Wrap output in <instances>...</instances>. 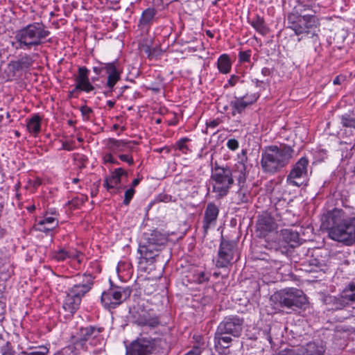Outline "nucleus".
Here are the masks:
<instances>
[{
  "label": "nucleus",
  "instance_id": "nucleus-48",
  "mask_svg": "<svg viewBox=\"0 0 355 355\" xmlns=\"http://www.w3.org/2000/svg\"><path fill=\"white\" fill-rule=\"evenodd\" d=\"M265 246L266 248H268L270 250H275V251H277L279 248L278 243H277L275 242L267 243Z\"/></svg>",
  "mask_w": 355,
  "mask_h": 355
},
{
  "label": "nucleus",
  "instance_id": "nucleus-23",
  "mask_svg": "<svg viewBox=\"0 0 355 355\" xmlns=\"http://www.w3.org/2000/svg\"><path fill=\"white\" fill-rule=\"evenodd\" d=\"M231 335L223 332L219 334V329L217 328L216 332L214 336V345L216 348L227 349L230 347V345L232 340Z\"/></svg>",
  "mask_w": 355,
  "mask_h": 355
},
{
  "label": "nucleus",
  "instance_id": "nucleus-58",
  "mask_svg": "<svg viewBox=\"0 0 355 355\" xmlns=\"http://www.w3.org/2000/svg\"><path fill=\"white\" fill-rule=\"evenodd\" d=\"M242 196L241 198V201L242 202H245L248 201V198L247 196L245 195V193H239V196Z\"/></svg>",
  "mask_w": 355,
  "mask_h": 355
},
{
  "label": "nucleus",
  "instance_id": "nucleus-56",
  "mask_svg": "<svg viewBox=\"0 0 355 355\" xmlns=\"http://www.w3.org/2000/svg\"><path fill=\"white\" fill-rule=\"evenodd\" d=\"M208 279L207 277H205V275L204 274V272H200L199 274V276H198V281L199 283H203L205 282V281H207Z\"/></svg>",
  "mask_w": 355,
  "mask_h": 355
},
{
  "label": "nucleus",
  "instance_id": "nucleus-16",
  "mask_svg": "<svg viewBox=\"0 0 355 355\" xmlns=\"http://www.w3.org/2000/svg\"><path fill=\"white\" fill-rule=\"evenodd\" d=\"M277 227L275 220L268 214L259 216L257 222V232L260 236H265Z\"/></svg>",
  "mask_w": 355,
  "mask_h": 355
},
{
  "label": "nucleus",
  "instance_id": "nucleus-40",
  "mask_svg": "<svg viewBox=\"0 0 355 355\" xmlns=\"http://www.w3.org/2000/svg\"><path fill=\"white\" fill-rule=\"evenodd\" d=\"M80 110L81 112V114L85 120H89L90 119V114L92 113V110L89 107H87V105L81 106L80 108Z\"/></svg>",
  "mask_w": 355,
  "mask_h": 355
},
{
  "label": "nucleus",
  "instance_id": "nucleus-63",
  "mask_svg": "<svg viewBox=\"0 0 355 355\" xmlns=\"http://www.w3.org/2000/svg\"><path fill=\"white\" fill-rule=\"evenodd\" d=\"M318 261L316 260V259H314V260H312L311 262V266H314L315 267H318Z\"/></svg>",
  "mask_w": 355,
  "mask_h": 355
},
{
  "label": "nucleus",
  "instance_id": "nucleus-22",
  "mask_svg": "<svg viewBox=\"0 0 355 355\" xmlns=\"http://www.w3.org/2000/svg\"><path fill=\"white\" fill-rule=\"evenodd\" d=\"M102 331L103 328L94 326L81 328L78 334V339L80 342H85L89 339L96 338Z\"/></svg>",
  "mask_w": 355,
  "mask_h": 355
},
{
  "label": "nucleus",
  "instance_id": "nucleus-21",
  "mask_svg": "<svg viewBox=\"0 0 355 355\" xmlns=\"http://www.w3.org/2000/svg\"><path fill=\"white\" fill-rule=\"evenodd\" d=\"M135 324L140 327L148 326L150 328H155L159 324V318L155 315H150L148 313H144L140 315L136 320Z\"/></svg>",
  "mask_w": 355,
  "mask_h": 355
},
{
  "label": "nucleus",
  "instance_id": "nucleus-44",
  "mask_svg": "<svg viewBox=\"0 0 355 355\" xmlns=\"http://www.w3.org/2000/svg\"><path fill=\"white\" fill-rule=\"evenodd\" d=\"M239 58L241 62H248L250 58V52L241 51L239 54Z\"/></svg>",
  "mask_w": 355,
  "mask_h": 355
},
{
  "label": "nucleus",
  "instance_id": "nucleus-61",
  "mask_svg": "<svg viewBox=\"0 0 355 355\" xmlns=\"http://www.w3.org/2000/svg\"><path fill=\"white\" fill-rule=\"evenodd\" d=\"M80 203L83 204L86 200H87V197L85 196H82L80 198H79Z\"/></svg>",
  "mask_w": 355,
  "mask_h": 355
},
{
  "label": "nucleus",
  "instance_id": "nucleus-17",
  "mask_svg": "<svg viewBox=\"0 0 355 355\" xmlns=\"http://www.w3.org/2000/svg\"><path fill=\"white\" fill-rule=\"evenodd\" d=\"M104 68L107 75L106 86L112 89L120 80L121 71L115 62L105 63Z\"/></svg>",
  "mask_w": 355,
  "mask_h": 355
},
{
  "label": "nucleus",
  "instance_id": "nucleus-62",
  "mask_svg": "<svg viewBox=\"0 0 355 355\" xmlns=\"http://www.w3.org/2000/svg\"><path fill=\"white\" fill-rule=\"evenodd\" d=\"M115 104V102L114 101H107V105L110 107H113L114 105Z\"/></svg>",
  "mask_w": 355,
  "mask_h": 355
},
{
  "label": "nucleus",
  "instance_id": "nucleus-41",
  "mask_svg": "<svg viewBox=\"0 0 355 355\" xmlns=\"http://www.w3.org/2000/svg\"><path fill=\"white\" fill-rule=\"evenodd\" d=\"M135 191L133 188L128 189V190L125 191V198L123 200L124 205H128L130 203L131 199L132 198L135 194Z\"/></svg>",
  "mask_w": 355,
  "mask_h": 355
},
{
  "label": "nucleus",
  "instance_id": "nucleus-19",
  "mask_svg": "<svg viewBox=\"0 0 355 355\" xmlns=\"http://www.w3.org/2000/svg\"><path fill=\"white\" fill-rule=\"evenodd\" d=\"M123 175L127 176L128 173L122 168H116L111 174L110 176L107 177L105 180L103 186L110 191L112 189H116L118 184L121 183V178Z\"/></svg>",
  "mask_w": 355,
  "mask_h": 355
},
{
  "label": "nucleus",
  "instance_id": "nucleus-31",
  "mask_svg": "<svg viewBox=\"0 0 355 355\" xmlns=\"http://www.w3.org/2000/svg\"><path fill=\"white\" fill-rule=\"evenodd\" d=\"M343 127L355 129V112L349 111L340 116Z\"/></svg>",
  "mask_w": 355,
  "mask_h": 355
},
{
  "label": "nucleus",
  "instance_id": "nucleus-52",
  "mask_svg": "<svg viewBox=\"0 0 355 355\" xmlns=\"http://www.w3.org/2000/svg\"><path fill=\"white\" fill-rule=\"evenodd\" d=\"M220 124V120L219 119H214L209 123H207V125L210 128H216Z\"/></svg>",
  "mask_w": 355,
  "mask_h": 355
},
{
  "label": "nucleus",
  "instance_id": "nucleus-10",
  "mask_svg": "<svg viewBox=\"0 0 355 355\" xmlns=\"http://www.w3.org/2000/svg\"><path fill=\"white\" fill-rule=\"evenodd\" d=\"M334 240L347 245L355 243V218L334 226Z\"/></svg>",
  "mask_w": 355,
  "mask_h": 355
},
{
  "label": "nucleus",
  "instance_id": "nucleus-49",
  "mask_svg": "<svg viewBox=\"0 0 355 355\" xmlns=\"http://www.w3.org/2000/svg\"><path fill=\"white\" fill-rule=\"evenodd\" d=\"M2 355H15V352L7 345L2 348Z\"/></svg>",
  "mask_w": 355,
  "mask_h": 355
},
{
  "label": "nucleus",
  "instance_id": "nucleus-14",
  "mask_svg": "<svg viewBox=\"0 0 355 355\" xmlns=\"http://www.w3.org/2000/svg\"><path fill=\"white\" fill-rule=\"evenodd\" d=\"M89 70L86 67H80L75 77V90L89 93L94 89L89 79Z\"/></svg>",
  "mask_w": 355,
  "mask_h": 355
},
{
  "label": "nucleus",
  "instance_id": "nucleus-50",
  "mask_svg": "<svg viewBox=\"0 0 355 355\" xmlns=\"http://www.w3.org/2000/svg\"><path fill=\"white\" fill-rule=\"evenodd\" d=\"M69 205L71 206V207L76 208L81 204L80 203L79 198H76L72 199L71 201H69Z\"/></svg>",
  "mask_w": 355,
  "mask_h": 355
},
{
  "label": "nucleus",
  "instance_id": "nucleus-7",
  "mask_svg": "<svg viewBox=\"0 0 355 355\" xmlns=\"http://www.w3.org/2000/svg\"><path fill=\"white\" fill-rule=\"evenodd\" d=\"M167 241L166 236L156 230L144 234L138 248L141 257L146 260L153 259L157 255L160 247Z\"/></svg>",
  "mask_w": 355,
  "mask_h": 355
},
{
  "label": "nucleus",
  "instance_id": "nucleus-45",
  "mask_svg": "<svg viewBox=\"0 0 355 355\" xmlns=\"http://www.w3.org/2000/svg\"><path fill=\"white\" fill-rule=\"evenodd\" d=\"M276 355H298V354L293 348H291L281 350Z\"/></svg>",
  "mask_w": 355,
  "mask_h": 355
},
{
  "label": "nucleus",
  "instance_id": "nucleus-11",
  "mask_svg": "<svg viewBox=\"0 0 355 355\" xmlns=\"http://www.w3.org/2000/svg\"><path fill=\"white\" fill-rule=\"evenodd\" d=\"M309 161L306 157H302L294 165L287 176L288 184L300 187L303 184V178L306 175Z\"/></svg>",
  "mask_w": 355,
  "mask_h": 355
},
{
  "label": "nucleus",
  "instance_id": "nucleus-9",
  "mask_svg": "<svg viewBox=\"0 0 355 355\" xmlns=\"http://www.w3.org/2000/svg\"><path fill=\"white\" fill-rule=\"evenodd\" d=\"M130 290L119 286L110 288L101 295V302L107 309H115L130 295Z\"/></svg>",
  "mask_w": 355,
  "mask_h": 355
},
{
  "label": "nucleus",
  "instance_id": "nucleus-33",
  "mask_svg": "<svg viewBox=\"0 0 355 355\" xmlns=\"http://www.w3.org/2000/svg\"><path fill=\"white\" fill-rule=\"evenodd\" d=\"M218 68L223 73H227L231 69V62L227 55H222L218 60Z\"/></svg>",
  "mask_w": 355,
  "mask_h": 355
},
{
  "label": "nucleus",
  "instance_id": "nucleus-55",
  "mask_svg": "<svg viewBox=\"0 0 355 355\" xmlns=\"http://www.w3.org/2000/svg\"><path fill=\"white\" fill-rule=\"evenodd\" d=\"M93 71L97 74H100L103 71H105L104 64H103L101 67H93Z\"/></svg>",
  "mask_w": 355,
  "mask_h": 355
},
{
  "label": "nucleus",
  "instance_id": "nucleus-1",
  "mask_svg": "<svg viewBox=\"0 0 355 355\" xmlns=\"http://www.w3.org/2000/svg\"><path fill=\"white\" fill-rule=\"evenodd\" d=\"M236 170L234 171L226 166H220L217 162L211 169V181L213 186V191L216 193L219 197L227 194L229 189L234 184V177L236 178L239 182H243L245 180L246 166L243 160L235 164Z\"/></svg>",
  "mask_w": 355,
  "mask_h": 355
},
{
  "label": "nucleus",
  "instance_id": "nucleus-2",
  "mask_svg": "<svg viewBox=\"0 0 355 355\" xmlns=\"http://www.w3.org/2000/svg\"><path fill=\"white\" fill-rule=\"evenodd\" d=\"M293 153L292 148L286 145L268 146L261 153V167L265 172L275 173L288 163Z\"/></svg>",
  "mask_w": 355,
  "mask_h": 355
},
{
  "label": "nucleus",
  "instance_id": "nucleus-28",
  "mask_svg": "<svg viewBox=\"0 0 355 355\" xmlns=\"http://www.w3.org/2000/svg\"><path fill=\"white\" fill-rule=\"evenodd\" d=\"M33 64V60L30 55H25L20 59L11 62L10 65L15 71L22 70L30 67Z\"/></svg>",
  "mask_w": 355,
  "mask_h": 355
},
{
  "label": "nucleus",
  "instance_id": "nucleus-39",
  "mask_svg": "<svg viewBox=\"0 0 355 355\" xmlns=\"http://www.w3.org/2000/svg\"><path fill=\"white\" fill-rule=\"evenodd\" d=\"M338 338V336L337 335V334H334V345H338V350L341 351L347 347V343L345 339L341 338L340 337H339V338Z\"/></svg>",
  "mask_w": 355,
  "mask_h": 355
},
{
  "label": "nucleus",
  "instance_id": "nucleus-24",
  "mask_svg": "<svg viewBox=\"0 0 355 355\" xmlns=\"http://www.w3.org/2000/svg\"><path fill=\"white\" fill-rule=\"evenodd\" d=\"M108 144L113 152H125L132 148L131 141L116 140L115 139H110L108 141Z\"/></svg>",
  "mask_w": 355,
  "mask_h": 355
},
{
  "label": "nucleus",
  "instance_id": "nucleus-30",
  "mask_svg": "<svg viewBox=\"0 0 355 355\" xmlns=\"http://www.w3.org/2000/svg\"><path fill=\"white\" fill-rule=\"evenodd\" d=\"M251 26L260 34L265 35L269 30L266 26L263 19L259 15H256L250 21Z\"/></svg>",
  "mask_w": 355,
  "mask_h": 355
},
{
  "label": "nucleus",
  "instance_id": "nucleus-32",
  "mask_svg": "<svg viewBox=\"0 0 355 355\" xmlns=\"http://www.w3.org/2000/svg\"><path fill=\"white\" fill-rule=\"evenodd\" d=\"M41 118L35 114L27 123L28 130L33 134H37L40 130Z\"/></svg>",
  "mask_w": 355,
  "mask_h": 355
},
{
  "label": "nucleus",
  "instance_id": "nucleus-34",
  "mask_svg": "<svg viewBox=\"0 0 355 355\" xmlns=\"http://www.w3.org/2000/svg\"><path fill=\"white\" fill-rule=\"evenodd\" d=\"M53 258L58 261H64L67 258H73L77 259V254H72L70 252L66 251L64 249H61L58 251L54 252Z\"/></svg>",
  "mask_w": 355,
  "mask_h": 355
},
{
  "label": "nucleus",
  "instance_id": "nucleus-25",
  "mask_svg": "<svg viewBox=\"0 0 355 355\" xmlns=\"http://www.w3.org/2000/svg\"><path fill=\"white\" fill-rule=\"evenodd\" d=\"M281 236L283 241L291 247H295L299 242V234L295 231L285 229L282 230Z\"/></svg>",
  "mask_w": 355,
  "mask_h": 355
},
{
  "label": "nucleus",
  "instance_id": "nucleus-15",
  "mask_svg": "<svg viewBox=\"0 0 355 355\" xmlns=\"http://www.w3.org/2000/svg\"><path fill=\"white\" fill-rule=\"evenodd\" d=\"M354 302H355V284L352 282L346 286L339 297H334V309H340Z\"/></svg>",
  "mask_w": 355,
  "mask_h": 355
},
{
  "label": "nucleus",
  "instance_id": "nucleus-18",
  "mask_svg": "<svg viewBox=\"0 0 355 355\" xmlns=\"http://www.w3.org/2000/svg\"><path fill=\"white\" fill-rule=\"evenodd\" d=\"M218 213V208L215 204L210 202L207 205L203 219V230L205 234H207L210 225L212 223H214L216 220Z\"/></svg>",
  "mask_w": 355,
  "mask_h": 355
},
{
  "label": "nucleus",
  "instance_id": "nucleus-26",
  "mask_svg": "<svg viewBox=\"0 0 355 355\" xmlns=\"http://www.w3.org/2000/svg\"><path fill=\"white\" fill-rule=\"evenodd\" d=\"M245 97L236 98L235 100L230 102V106L232 109V114L235 116L236 114H241L246 108V107L252 103L245 100Z\"/></svg>",
  "mask_w": 355,
  "mask_h": 355
},
{
  "label": "nucleus",
  "instance_id": "nucleus-47",
  "mask_svg": "<svg viewBox=\"0 0 355 355\" xmlns=\"http://www.w3.org/2000/svg\"><path fill=\"white\" fill-rule=\"evenodd\" d=\"M346 80V76L343 75L337 76L334 78V85H342Z\"/></svg>",
  "mask_w": 355,
  "mask_h": 355
},
{
  "label": "nucleus",
  "instance_id": "nucleus-35",
  "mask_svg": "<svg viewBox=\"0 0 355 355\" xmlns=\"http://www.w3.org/2000/svg\"><path fill=\"white\" fill-rule=\"evenodd\" d=\"M155 15L154 8H148L145 10L141 15L140 23L143 25L148 24L153 19Z\"/></svg>",
  "mask_w": 355,
  "mask_h": 355
},
{
  "label": "nucleus",
  "instance_id": "nucleus-8",
  "mask_svg": "<svg viewBox=\"0 0 355 355\" xmlns=\"http://www.w3.org/2000/svg\"><path fill=\"white\" fill-rule=\"evenodd\" d=\"M157 338H153L141 333L126 347L125 355H151L157 349Z\"/></svg>",
  "mask_w": 355,
  "mask_h": 355
},
{
  "label": "nucleus",
  "instance_id": "nucleus-29",
  "mask_svg": "<svg viewBox=\"0 0 355 355\" xmlns=\"http://www.w3.org/2000/svg\"><path fill=\"white\" fill-rule=\"evenodd\" d=\"M321 228L325 230L328 232V236L333 239V213L328 211L322 216Z\"/></svg>",
  "mask_w": 355,
  "mask_h": 355
},
{
  "label": "nucleus",
  "instance_id": "nucleus-57",
  "mask_svg": "<svg viewBox=\"0 0 355 355\" xmlns=\"http://www.w3.org/2000/svg\"><path fill=\"white\" fill-rule=\"evenodd\" d=\"M237 82V78L235 77V76H232L231 78L229 80V84L231 85V86H234L235 85V84Z\"/></svg>",
  "mask_w": 355,
  "mask_h": 355
},
{
  "label": "nucleus",
  "instance_id": "nucleus-12",
  "mask_svg": "<svg viewBox=\"0 0 355 355\" xmlns=\"http://www.w3.org/2000/svg\"><path fill=\"white\" fill-rule=\"evenodd\" d=\"M235 243L222 239L218 250V259L216 261V266L218 268L227 267L233 260L235 250Z\"/></svg>",
  "mask_w": 355,
  "mask_h": 355
},
{
  "label": "nucleus",
  "instance_id": "nucleus-54",
  "mask_svg": "<svg viewBox=\"0 0 355 355\" xmlns=\"http://www.w3.org/2000/svg\"><path fill=\"white\" fill-rule=\"evenodd\" d=\"M21 355H46L45 352H22Z\"/></svg>",
  "mask_w": 355,
  "mask_h": 355
},
{
  "label": "nucleus",
  "instance_id": "nucleus-27",
  "mask_svg": "<svg viewBox=\"0 0 355 355\" xmlns=\"http://www.w3.org/2000/svg\"><path fill=\"white\" fill-rule=\"evenodd\" d=\"M58 224V221L53 217H46L38 223V230L49 232L53 230Z\"/></svg>",
  "mask_w": 355,
  "mask_h": 355
},
{
  "label": "nucleus",
  "instance_id": "nucleus-20",
  "mask_svg": "<svg viewBox=\"0 0 355 355\" xmlns=\"http://www.w3.org/2000/svg\"><path fill=\"white\" fill-rule=\"evenodd\" d=\"M325 347L322 343L310 342L299 349L298 355H324Z\"/></svg>",
  "mask_w": 355,
  "mask_h": 355
},
{
  "label": "nucleus",
  "instance_id": "nucleus-46",
  "mask_svg": "<svg viewBox=\"0 0 355 355\" xmlns=\"http://www.w3.org/2000/svg\"><path fill=\"white\" fill-rule=\"evenodd\" d=\"M119 157L121 161L127 162L129 165H132L134 164L133 159L131 156L128 155H120Z\"/></svg>",
  "mask_w": 355,
  "mask_h": 355
},
{
  "label": "nucleus",
  "instance_id": "nucleus-36",
  "mask_svg": "<svg viewBox=\"0 0 355 355\" xmlns=\"http://www.w3.org/2000/svg\"><path fill=\"white\" fill-rule=\"evenodd\" d=\"M352 149L349 150L348 145L347 144H341V148L337 150V153H339L341 156V159H348L352 157Z\"/></svg>",
  "mask_w": 355,
  "mask_h": 355
},
{
  "label": "nucleus",
  "instance_id": "nucleus-64",
  "mask_svg": "<svg viewBox=\"0 0 355 355\" xmlns=\"http://www.w3.org/2000/svg\"><path fill=\"white\" fill-rule=\"evenodd\" d=\"M184 355H197V354L193 350H191Z\"/></svg>",
  "mask_w": 355,
  "mask_h": 355
},
{
  "label": "nucleus",
  "instance_id": "nucleus-6",
  "mask_svg": "<svg viewBox=\"0 0 355 355\" xmlns=\"http://www.w3.org/2000/svg\"><path fill=\"white\" fill-rule=\"evenodd\" d=\"M83 281L71 287L64 298L63 309L73 314L79 307L82 297L89 292L93 286L91 275H83Z\"/></svg>",
  "mask_w": 355,
  "mask_h": 355
},
{
  "label": "nucleus",
  "instance_id": "nucleus-51",
  "mask_svg": "<svg viewBox=\"0 0 355 355\" xmlns=\"http://www.w3.org/2000/svg\"><path fill=\"white\" fill-rule=\"evenodd\" d=\"M75 148V146L72 143L64 142L62 144V148L67 150H72Z\"/></svg>",
  "mask_w": 355,
  "mask_h": 355
},
{
  "label": "nucleus",
  "instance_id": "nucleus-53",
  "mask_svg": "<svg viewBox=\"0 0 355 355\" xmlns=\"http://www.w3.org/2000/svg\"><path fill=\"white\" fill-rule=\"evenodd\" d=\"M103 160L105 163H111L114 162V159L112 157L111 153L106 154L103 157Z\"/></svg>",
  "mask_w": 355,
  "mask_h": 355
},
{
  "label": "nucleus",
  "instance_id": "nucleus-59",
  "mask_svg": "<svg viewBox=\"0 0 355 355\" xmlns=\"http://www.w3.org/2000/svg\"><path fill=\"white\" fill-rule=\"evenodd\" d=\"M140 181H141V179H140V178H136V179H135V180L132 181V188H133L134 187H136V186H137V185L140 182Z\"/></svg>",
  "mask_w": 355,
  "mask_h": 355
},
{
  "label": "nucleus",
  "instance_id": "nucleus-3",
  "mask_svg": "<svg viewBox=\"0 0 355 355\" xmlns=\"http://www.w3.org/2000/svg\"><path fill=\"white\" fill-rule=\"evenodd\" d=\"M270 300L275 308H287L293 311L304 309L308 304L306 295L296 288L277 291L270 296Z\"/></svg>",
  "mask_w": 355,
  "mask_h": 355
},
{
  "label": "nucleus",
  "instance_id": "nucleus-60",
  "mask_svg": "<svg viewBox=\"0 0 355 355\" xmlns=\"http://www.w3.org/2000/svg\"><path fill=\"white\" fill-rule=\"evenodd\" d=\"M261 73H262L264 76H268V75H269V74H270V70H269V69H268V68H266V67H265V68L262 69V70H261Z\"/></svg>",
  "mask_w": 355,
  "mask_h": 355
},
{
  "label": "nucleus",
  "instance_id": "nucleus-42",
  "mask_svg": "<svg viewBox=\"0 0 355 355\" xmlns=\"http://www.w3.org/2000/svg\"><path fill=\"white\" fill-rule=\"evenodd\" d=\"M54 355H78L74 352L73 347H67L64 348L62 351L55 354Z\"/></svg>",
  "mask_w": 355,
  "mask_h": 355
},
{
  "label": "nucleus",
  "instance_id": "nucleus-5",
  "mask_svg": "<svg viewBox=\"0 0 355 355\" xmlns=\"http://www.w3.org/2000/svg\"><path fill=\"white\" fill-rule=\"evenodd\" d=\"M50 32L45 29L44 24L33 23L17 31L15 38L18 44L16 49H30L42 43Z\"/></svg>",
  "mask_w": 355,
  "mask_h": 355
},
{
  "label": "nucleus",
  "instance_id": "nucleus-37",
  "mask_svg": "<svg viewBox=\"0 0 355 355\" xmlns=\"http://www.w3.org/2000/svg\"><path fill=\"white\" fill-rule=\"evenodd\" d=\"M313 155L317 162H324L328 157L327 150L323 148L315 150Z\"/></svg>",
  "mask_w": 355,
  "mask_h": 355
},
{
  "label": "nucleus",
  "instance_id": "nucleus-43",
  "mask_svg": "<svg viewBox=\"0 0 355 355\" xmlns=\"http://www.w3.org/2000/svg\"><path fill=\"white\" fill-rule=\"evenodd\" d=\"M227 146L230 150H234L239 148V142L235 139H229L227 142Z\"/></svg>",
  "mask_w": 355,
  "mask_h": 355
},
{
  "label": "nucleus",
  "instance_id": "nucleus-4",
  "mask_svg": "<svg viewBox=\"0 0 355 355\" xmlns=\"http://www.w3.org/2000/svg\"><path fill=\"white\" fill-rule=\"evenodd\" d=\"M288 28L295 31L296 35H304L302 38L311 40L314 44L318 41L315 33L317 18L312 15H302L297 12L288 14L287 17ZM301 38L299 39L300 40Z\"/></svg>",
  "mask_w": 355,
  "mask_h": 355
},
{
  "label": "nucleus",
  "instance_id": "nucleus-38",
  "mask_svg": "<svg viewBox=\"0 0 355 355\" xmlns=\"http://www.w3.org/2000/svg\"><path fill=\"white\" fill-rule=\"evenodd\" d=\"M189 141V139L188 138H182L176 143V148L180 150L182 153H186L189 150V148L186 145V143Z\"/></svg>",
  "mask_w": 355,
  "mask_h": 355
},
{
  "label": "nucleus",
  "instance_id": "nucleus-13",
  "mask_svg": "<svg viewBox=\"0 0 355 355\" xmlns=\"http://www.w3.org/2000/svg\"><path fill=\"white\" fill-rule=\"evenodd\" d=\"M243 323V320L237 316L225 318L218 327L219 334L226 332L234 337H239L242 331Z\"/></svg>",
  "mask_w": 355,
  "mask_h": 355
}]
</instances>
